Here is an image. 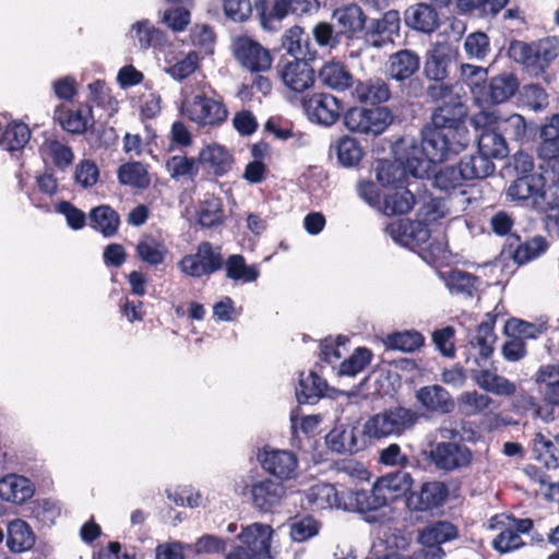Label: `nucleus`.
Listing matches in <instances>:
<instances>
[{
    "label": "nucleus",
    "mask_w": 559,
    "mask_h": 559,
    "mask_svg": "<svg viewBox=\"0 0 559 559\" xmlns=\"http://www.w3.org/2000/svg\"><path fill=\"white\" fill-rule=\"evenodd\" d=\"M460 135V130L426 126L421 131V153L425 157H408L411 175L423 178L428 174L431 163H441L448 158L449 154H457L464 147V144L457 140Z\"/></svg>",
    "instance_id": "f257e3e1"
},
{
    "label": "nucleus",
    "mask_w": 559,
    "mask_h": 559,
    "mask_svg": "<svg viewBox=\"0 0 559 559\" xmlns=\"http://www.w3.org/2000/svg\"><path fill=\"white\" fill-rule=\"evenodd\" d=\"M413 486V478L409 473L399 471L379 477L370 491L357 490L359 513L377 511L388 503L405 496ZM357 506V503L355 504Z\"/></svg>",
    "instance_id": "f03ea898"
},
{
    "label": "nucleus",
    "mask_w": 559,
    "mask_h": 559,
    "mask_svg": "<svg viewBox=\"0 0 559 559\" xmlns=\"http://www.w3.org/2000/svg\"><path fill=\"white\" fill-rule=\"evenodd\" d=\"M418 414L403 406H394L369 417L362 427V435L372 440L399 437L411 430L417 423Z\"/></svg>",
    "instance_id": "7ed1b4c3"
},
{
    "label": "nucleus",
    "mask_w": 559,
    "mask_h": 559,
    "mask_svg": "<svg viewBox=\"0 0 559 559\" xmlns=\"http://www.w3.org/2000/svg\"><path fill=\"white\" fill-rule=\"evenodd\" d=\"M509 56L532 75L538 76L559 55V41L554 37L527 44L514 40L509 46Z\"/></svg>",
    "instance_id": "20e7f679"
},
{
    "label": "nucleus",
    "mask_w": 559,
    "mask_h": 559,
    "mask_svg": "<svg viewBox=\"0 0 559 559\" xmlns=\"http://www.w3.org/2000/svg\"><path fill=\"white\" fill-rule=\"evenodd\" d=\"M181 114L199 127H217L228 117V110L223 100L219 97L210 96L204 90L183 98Z\"/></svg>",
    "instance_id": "39448f33"
},
{
    "label": "nucleus",
    "mask_w": 559,
    "mask_h": 559,
    "mask_svg": "<svg viewBox=\"0 0 559 559\" xmlns=\"http://www.w3.org/2000/svg\"><path fill=\"white\" fill-rule=\"evenodd\" d=\"M394 115L386 106L353 107L344 115V124L353 133L377 136L392 124Z\"/></svg>",
    "instance_id": "423d86ee"
},
{
    "label": "nucleus",
    "mask_w": 559,
    "mask_h": 559,
    "mask_svg": "<svg viewBox=\"0 0 559 559\" xmlns=\"http://www.w3.org/2000/svg\"><path fill=\"white\" fill-rule=\"evenodd\" d=\"M272 535L270 525L253 523L246 526L238 535L241 545L234 548L226 559H271Z\"/></svg>",
    "instance_id": "0eeeda50"
},
{
    "label": "nucleus",
    "mask_w": 559,
    "mask_h": 559,
    "mask_svg": "<svg viewBox=\"0 0 559 559\" xmlns=\"http://www.w3.org/2000/svg\"><path fill=\"white\" fill-rule=\"evenodd\" d=\"M357 490L344 489L338 491L333 485L318 483L305 491V498L312 510L336 508L344 511L359 512Z\"/></svg>",
    "instance_id": "6e6552de"
},
{
    "label": "nucleus",
    "mask_w": 559,
    "mask_h": 559,
    "mask_svg": "<svg viewBox=\"0 0 559 559\" xmlns=\"http://www.w3.org/2000/svg\"><path fill=\"white\" fill-rule=\"evenodd\" d=\"M473 459V451L463 441H440L430 450L435 467L447 473L469 467Z\"/></svg>",
    "instance_id": "1a4fd4ad"
},
{
    "label": "nucleus",
    "mask_w": 559,
    "mask_h": 559,
    "mask_svg": "<svg viewBox=\"0 0 559 559\" xmlns=\"http://www.w3.org/2000/svg\"><path fill=\"white\" fill-rule=\"evenodd\" d=\"M400 29L401 16L396 10H389L380 17L367 19L362 33L364 45L377 49L384 48L400 36Z\"/></svg>",
    "instance_id": "9d476101"
},
{
    "label": "nucleus",
    "mask_w": 559,
    "mask_h": 559,
    "mask_svg": "<svg viewBox=\"0 0 559 559\" xmlns=\"http://www.w3.org/2000/svg\"><path fill=\"white\" fill-rule=\"evenodd\" d=\"M473 123L480 128L478 134V153L492 158H503L508 154L504 135L493 123L492 112H480L473 117Z\"/></svg>",
    "instance_id": "9b49d317"
},
{
    "label": "nucleus",
    "mask_w": 559,
    "mask_h": 559,
    "mask_svg": "<svg viewBox=\"0 0 559 559\" xmlns=\"http://www.w3.org/2000/svg\"><path fill=\"white\" fill-rule=\"evenodd\" d=\"M460 167L447 166L433 177V186L448 194L450 206L455 211H465L471 203L467 186L464 183Z\"/></svg>",
    "instance_id": "f8f14e48"
},
{
    "label": "nucleus",
    "mask_w": 559,
    "mask_h": 559,
    "mask_svg": "<svg viewBox=\"0 0 559 559\" xmlns=\"http://www.w3.org/2000/svg\"><path fill=\"white\" fill-rule=\"evenodd\" d=\"M233 53L245 69L251 72H264L271 68L270 51L253 38L241 35L234 38Z\"/></svg>",
    "instance_id": "ddd939ff"
},
{
    "label": "nucleus",
    "mask_w": 559,
    "mask_h": 559,
    "mask_svg": "<svg viewBox=\"0 0 559 559\" xmlns=\"http://www.w3.org/2000/svg\"><path fill=\"white\" fill-rule=\"evenodd\" d=\"M224 260L219 248H214L209 241L201 242L194 254H188L180 261L183 273L192 277H201L219 271Z\"/></svg>",
    "instance_id": "4468645a"
},
{
    "label": "nucleus",
    "mask_w": 559,
    "mask_h": 559,
    "mask_svg": "<svg viewBox=\"0 0 559 559\" xmlns=\"http://www.w3.org/2000/svg\"><path fill=\"white\" fill-rule=\"evenodd\" d=\"M497 335L492 322H481L476 331L469 335L465 347V362L469 367L488 364L495 349Z\"/></svg>",
    "instance_id": "2eb2a0df"
},
{
    "label": "nucleus",
    "mask_w": 559,
    "mask_h": 559,
    "mask_svg": "<svg viewBox=\"0 0 559 559\" xmlns=\"http://www.w3.org/2000/svg\"><path fill=\"white\" fill-rule=\"evenodd\" d=\"M259 460L262 468L280 480H290L297 476L298 460L290 451L265 449Z\"/></svg>",
    "instance_id": "dca6fc26"
},
{
    "label": "nucleus",
    "mask_w": 559,
    "mask_h": 559,
    "mask_svg": "<svg viewBox=\"0 0 559 559\" xmlns=\"http://www.w3.org/2000/svg\"><path fill=\"white\" fill-rule=\"evenodd\" d=\"M307 116L319 124L331 126L340 118L342 112L341 102L333 95L318 93L304 103Z\"/></svg>",
    "instance_id": "f3484780"
},
{
    "label": "nucleus",
    "mask_w": 559,
    "mask_h": 559,
    "mask_svg": "<svg viewBox=\"0 0 559 559\" xmlns=\"http://www.w3.org/2000/svg\"><path fill=\"white\" fill-rule=\"evenodd\" d=\"M469 372L472 380L486 392L498 396H511L516 391L515 383L498 374L497 368H493L492 364L489 367L487 364L469 367Z\"/></svg>",
    "instance_id": "a211bd4d"
},
{
    "label": "nucleus",
    "mask_w": 559,
    "mask_h": 559,
    "mask_svg": "<svg viewBox=\"0 0 559 559\" xmlns=\"http://www.w3.org/2000/svg\"><path fill=\"white\" fill-rule=\"evenodd\" d=\"M283 84L295 93H302L314 84V70L306 60L286 61L278 66Z\"/></svg>",
    "instance_id": "6ab92c4d"
},
{
    "label": "nucleus",
    "mask_w": 559,
    "mask_h": 559,
    "mask_svg": "<svg viewBox=\"0 0 559 559\" xmlns=\"http://www.w3.org/2000/svg\"><path fill=\"white\" fill-rule=\"evenodd\" d=\"M449 495L448 487L442 481L424 483L418 491L407 497V507L414 511H429L442 506Z\"/></svg>",
    "instance_id": "aec40b11"
},
{
    "label": "nucleus",
    "mask_w": 559,
    "mask_h": 559,
    "mask_svg": "<svg viewBox=\"0 0 559 559\" xmlns=\"http://www.w3.org/2000/svg\"><path fill=\"white\" fill-rule=\"evenodd\" d=\"M548 249L547 240L542 236H535L522 241L520 236L510 235L503 252L511 257L519 265L525 264L537 259Z\"/></svg>",
    "instance_id": "412c9836"
},
{
    "label": "nucleus",
    "mask_w": 559,
    "mask_h": 559,
    "mask_svg": "<svg viewBox=\"0 0 559 559\" xmlns=\"http://www.w3.org/2000/svg\"><path fill=\"white\" fill-rule=\"evenodd\" d=\"M332 20L341 36L354 39L364 33L367 15L358 4L350 3L335 9Z\"/></svg>",
    "instance_id": "4be33fe9"
},
{
    "label": "nucleus",
    "mask_w": 559,
    "mask_h": 559,
    "mask_svg": "<svg viewBox=\"0 0 559 559\" xmlns=\"http://www.w3.org/2000/svg\"><path fill=\"white\" fill-rule=\"evenodd\" d=\"M352 95L358 103L379 105L390 100L392 93L389 83L384 79L372 76L357 81Z\"/></svg>",
    "instance_id": "5701e85b"
},
{
    "label": "nucleus",
    "mask_w": 559,
    "mask_h": 559,
    "mask_svg": "<svg viewBox=\"0 0 559 559\" xmlns=\"http://www.w3.org/2000/svg\"><path fill=\"white\" fill-rule=\"evenodd\" d=\"M415 397L420 406L429 413L450 414L455 407L451 394L439 384L425 385L418 389Z\"/></svg>",
    "instance_id": "b1692460"
},
{
    "label": "nucleus",
    "mask_w": 559,
    "mask_h": 559,
    "mask_svg": "<svg viewBox=\"0 0 559 559\" xmlns=\"http://www.w3.org/2000/svg\"><path fill=\"white\" fill-rule=\"evenodd\" d=\"M250 492L254 507L269 512L281 504L286 496V488L282 483L265 478L253 484Z\"/></svg>",
    "instance_id": "393cba45"
},
{
    "label": "nucleus",
    "mask_w": 559,
    "mask_h": 559,
    "mask_svg": "<svg viewBox=\"0 0 559 559\" xmlns=\"http://www.w3.org/2000/svg\"><path fill=\"white\" fill-rule=\"evenodd\" d=\"M35 493L31 479L17 474H8L0 479V498L7 502L22 504Z\"/></svg>",
    "instance_id": "a878e982"
},
{
    "label": "nucleus",
    "mask_w": 559,
    "mask_h": 559,
    "mask_svg": "<svg viewBox=\"0 0 559 559\" xmlns=\"http://www.w3.org/2000/svg\"><path fill=\"white\" fill-rule=\"evenodd\" d=\"M282 47L298 60H313L317 49L311 43L309 34L298 25L288 28L282 37Z\"/></svg>",
    "instance_id": "bb28decb"
},
{
    "label": "nucleus",
    "mask_w": 559,
    "mask_h": 559,
    "mask_svg": "<svg viewBox=\"0 0 559 559\" xmlns=\"http://www.w3.org/2000/svg\"><path fill=\"white\" fill-rule=\"evenodd\" d=\"M404 22L409 28L424 34L433 33L440 25L437 11L424 2L408 7L404 12Z\"/></svg>",
    "instance_id": "cd10ccee"
},
{
    "label": "nucleus",
    "mask_w": 559,
    "mask_h": 559,
    "mask_svg": "<svg viewBox=\"0 0 559 559\" xmlns=\"http://www.w3.org/2000/svg\"><path fill=\"white\" fill-rule=\"evenodd\" d=\"M454 60V53L448 45H436L427 55L425 61V75L435 82L444 81Z\"/></svg>",
    "instance_id": "c85d7f7f"
},
{
    "label": "nucleus",
    "mask_w": 559,
    "mask_h": 559,
    "mask_svg": "<svg viewBox=\"0 0 559 559\" xmlns=\"http://www.w3.org/2000/svg\"><path fill=\"white\" fill-rule=\"evenodd\" d=\"M420 66V58L417 52L411 49H402L389 57L388 74L397 82H403L413 76Z\"/></svg>",
    "instance_id": "c756f323"
},
{
    "label": "nucleus",
    "mask_w": 559,
    "mask_h": 559,
    "mask_svg": "<svg viewBox=\"0 0 559 559\" xmlns=\"http://www.w3.org/2000/svg\"><path fill=\"white\" fill-rule=\"evenodd\" d=\"M198 160L213 175L224 176L233 168L234 158L229 151L217 143L205 145L199 153Z\"/></svg>",
    "instance_id": "7c9ffc66"
},
{
    "label": "nucleus",
    "mask_w": 559,
    "mask_h": 559,
    "mask_svg": "<svg viewBox=\"0 0 559 559\" xmlns=\"http://www.w3.org/2000/svg\"><path fill=\"white\" fill-rule=\"evenodd\" d=\"M88 219L90 226L106 238L117 235L120 227L119 214L106 204L93 207L88 214Z\"/></svg>",
    "instance_id": "2f4dec72"
},
{
    "label": "nucleus",
    "mask_w": 559,
    "mask_h": 559,
    "mask_svg": "<svg viewBox=\"0 0 559 559\" xmlns=\"http://www.w3.org/2000/svg\"><path fill=\"white\" fill-rule=\"evenodd\" d=\"M465 115L466 110L463 104L457 98H453L435 109L430 126L439 129L459 130L457 126Z\"/></svg>",
    "instance_id": "473e14b6"
},
{
    "label": "nucleus",
    "mask_w": 559,
    "mask_h": 559,
    "mask_svg": "<svg viewBox=\"0 0 559 559\" xmlns=\"http://www.w3.org/2000/svg\"><path fill=\"white\" fill-rule=\"evenodd\" d=\"M319 80L323 85L335 91H345L354 85L349 70L341 62H326L319 71Z\"/></svg>",
    "instance_id": "72a5a7b5"
},
{
    "label": "nucleus",
    "mask_w": 559,
    "mask_h": 559,
    "mask_svg": "<svg viewBox=\"0 0 559 559\" xmlns=\"http://www.w3.org/2000/svg\"><path fill=\"white\" fill-rule=\"evenodd\" d=\"M328 447L336 453H354L361 449L356 429L352 426H338L326 436Z\"/></svg>",
    "instance_id": "f704fd0d"
},
{
    "label": "nucleus",
    "mask_w": 559,
    "mask_h": 559,
    "mask_svg": "<svg viewBox=\"0 0 559 559\" xmlns=\"http://www.w3.org/2000/svg\"><path fill=\"white\" fill-rule=\"evenodd\" d=\"M35 544V535L29 525L20 519L13 520L7 527V545L13 552L31 549Z\"/></svg>",
    "instance_id": "c9c22d12"
},
{
    "label": "nucleus",
    "mask_w": 559,
    "mask_h": 559,
    "mask_svg": "<svg viewBox=\"0 0 559 559\" xmlns=\"http://www.w3.org/2000/svg\"><path fill=\"white\" fill-rule=\"evenodd\" d=\"M459 167L466 180L485 179L496 169L493 162L480 153L463 157Z\"/></svg>",
    "instance_id": "e433bc0d"
},
{
    "label": "nucleus",
    "mask_w": 559,
    "mask_h": 559,
    "mask_svg": "<svg viewBox=\"0 0 559 559\" xmlns=\"http://www.w3.org/2000/svg\"><path fill=\"white\" fill-rule=\"evenodd\" d=\"M376 178L382 186H396L404 182L408 169V158L404 165L401 160H379L376 166Z\"/></svg>",
    "instance_id": "4c0bfd02"
},
{
    "label": "nucleus",
    "mask_w": 559,
    "mask_h": 559,
    "mask_svg": "<svg viewBox=\"0 0 559 559\" xmlns=\"http://www.w3.org/2000/svg\"><path fill=\"white\" fill-rule=\"evenodd\" d=\"M519 88V81L513 73H502L493 76L487 85V95L492 103H504Z\"/></svg>",
    "instance_id": "58836bf2"
},
{
    "label": "nucleus",
    "mask_w": 559,
    "mask_h": 559,
    "mask_svg": "<svg viewBox=\"0 0 559 559\" xmlns=\"http://www.w3.org/2000/svg\"><path fill=\"white\" fill-rule=\"evenodd\" d=\"M58 120L67 132L82 134L92 124V109L90 106H81L78 109L61 111Z\"/></svg>",
    "instance_id": "ea45409f"
},
{
    "label": "nucleus",
    "mask_w": 559,
    "mask_h": 559,
    "mask_svg": "<svg viewBox=\"0 0 559 559\" xmlns=\"http://www.w3.org/2000/svg\"><path fill=\"white\" fill-rule=\"evenodd\" d=\"M457 536L456 527L448 521H438L425 526L418 535L421 545L440 546Z\"/></svg>",
    "instance_id": "a19ab883"
},
{
    "label": "nucleus",
    "mask_w": 559,
    "mask_h": 559,
    "mask_svg": "<svg viewBox=\"0 0 559 559\" xmlns=\"http://www.w3.org/2000/svg\"><path fill=\"white\" fill-rule=\"evenodd\" d=\"M538 156H554L559 153V114L546 118L539 131Z\"/></svg>",
    "instance_id": "79ce46f5"
},
{
    "label": "nucleus",
    "mask_w": 559,
    "mask_h": 559,
    "mask_svg": "<svg viewBox=\"0 0 559 559\" xmlns=\"http://www.w3.org/2000/svg\"><path fill=\"white\" fill-rule=\"evenodd\" d=\"M415 203V198L408 189H399L386 193L379 211L385 215H403L408 213Z\"/></svg>",
    "instance_id": "37998d69"
},
{
    "label": "nucleus",
    "mask_w": 559,
    "mask_h": 559,
    "mask_svg": "<svg viewBox=\"0 0 559 559\" xmlns=\"http://www.w3.org/2000/svg\"><path fill=\"white\" fill-rule=\"evenodd\" d=\"M226 277L234 282L252 283L260 276L255 264L248 265L241 254H231L225 262Z\"/></svg>",
    "instance_id": "c03bdc74"
},
{
    "label": "nucleus",
    "mask_w": 559,
    "mask_h": 559,
    "mask_svg": "<svg viewBox=\"0 0 559 559\" xmlns=\"http://www.w3.org/2000/svg\"><path fill=\"white\" fill-rule=\"evenodd\" d=\"M40 152L44 157L50 158L53 165L62 170L69 167L74 159V154L71 147L67 143L53 136L45 140L40 146Z\"/></svg>",
    "instance_id": "a18cd8bd"
},
{
    "label": "nucleus",
    "mask_w": 559,
    "mask_h": 559,
    "mask_svg": "<svg viewBox=\"0 0 559 559\" xmlns=\"http://www.w3.org/2000/svg\"><path fill=\"white\" fill-rule=\"evenodd\" d=\"M197 219L199 225L211 228L221 225L224 221L223 203L215 195H206L197 209Z\"/></svg>",
    "instance_id": "49530a36"
},
{
    "label": "nucleus",
    "mask_w": 559,
    "mask_h": 559,
    "mask_svg": "<svg viewBox=\"0 0 559 559\" xmlns=\"http://www.w3.org/2000/svg\"><path fill=\"white\" fill-rule=\"evenodd\" d=\"M326 389V382L314 372L306 377L301 374L299 384L296 388V397L299 403L314 404L319 401Z\"/></svg>",
    "instance_id": "de8ad7c7"
},
{
    "label": "nucleus",
    "mask_w": 559,
    "mask_h": 559,
    "mask_svg": "<svg viewBox=\"0 0 559 559\" xmlns=\"http://www.w3.org/2000/svg\"><path fill=\"white\" fill-rule=\"evenodd\" d=\"M173 4L165 10L163 22L174 32H182L190 23V8L193 0H167Z\"/></svg>",
    "instance_id": "09e8293b"
},
{
    "label": "nucleus",
    "mask_w": 559,
    "mask_h": 559,
    "mask_svg": "<svg viewBox=\"0 0 559 559\" xmlns=\"http://www.w3.org/2000/svg\"><path fill=\"white\" fill-rule=\"evenodd\" d=\"M31 138V130L23 122L13 121L9 123L0 135V146L9 152L22 150Z\"/></svg>",
    "instance_id": "8fccbe9b"
},
{
    "label": "nucleus",
    "mask_w": 559,
    "mask_h": 559,
    "mask_svg": "<svg viewBox=\"0 0 559 559\" xmlns=\"http://www.w3.org/2000/svg\"><path fill=\"white\" fill-rule=\"evenodd\" d=\"M424 336L414 330L394 332L388 334L383 340L386 348L401 350L404 353H412L417 350L424 345Z\"/></svg>",
    "instance_id": "3c124183"
},
{
    "label": "nucleus",
    "mask_w": 559,
    "mask_h": 559,
    "mask_svg": "<svg viewBox=\"0 0 559 559\" xmlns=\"http://www.w3.org/2000/svg\"><path fill=\"white\" fill-rule=\"evenodd\" d=\"M135 252L142 262L156 266L164 262L167 249L163 242L151 236H145L139 240Z\"/></svg>",
    "instance_id": "603ef678"
},
{
    "label": "nucleus",
    "mask_w": 559,
    "mask_h": 559,
    "mask_svg": "<svg viewBox=\"0 0 559 559\" xmlns=\"http://www.w3.org/2000/svg\"><path fill=\"white\" fill-rule=\"evenodd\" d=\"M533 452L536 459L547 468L555 469L559 466V450L556 444L542 432L535 435Z\"/></svg>",
    "instance_id": "864d4df0"
},
{
    "label": "nucleus",
    "mask_w": 559,
    "mask_h": 559,
    "mask_svg": "<svg viewBox=\"0 0 559 559\" xmlns=\"http://www.w3.org/2000/svg\"><path fill=\"white\" fill-rule=\"evenodd\" d=\"M118 179L121 185L134 188H146L151 179L145 166L140 162L126 163L118 169Z\"/></svg>",
    "instance_id": "5fc2aeb1"
},
{
    "label": "nucleus",
    "mask_w": 559,
    "mask_h": 559,
    "mask_svg": "<svg viewBox=\"0 0 559 559\" xmlns=\"http://www.w3.org/2000/svg\"><path fill=\"white\" fill-rule=\"evenodd\" d=\"M258 15L261 27L270 33L278 32L283 20L288 16L281 0H275L271 5L258 8Z\"/></svg>",
    "instance_id": "6e6d98bb"
},
{
    "label": "nucleus",
    "mask_w": 559,
    "mask_h": 559,
    "mask_svg": "<svg viewBox=\"0 0 559 559\" xmlns=\"http://www.w3.org/2000/svg\"><path fill=\"white\" fill-rule=\"evenodd\" d=\"M445 284L451 292L472 297L478 287L479 280L462 270H452L449 272Z\"/></svg>",
    "instance_id": "4d7b16f0"
},
{
    "label": "nucleus",
    "mask_w": 559,
    "mask_h": 559,
    "mask_svg": "<svg viewBox=\"0 0 559 559\" xmlns=\"http://www.w3.org/2000/svg\"><path fill=\"white\" fill-rule=\"evenodd\" d=\"M460 79L473 94L481 95L486 88L488 70L479 66L463 63L460 69Z\"/></svg>",
    "instance_id": "13d9d810"
},
{
    "label": "nucleus",
    "mask_w": 559,
    "mask_h": 559,
    "mask_svg": "<svg viewBox=\"0 0 559 559\" xmlns=\"http://www.w3.org/2000/svg\"><path fill=\"white\" fill-rule=\"evenodd\" d=\"M539 176H521L515 179L508 188V195L512 200L525 201L540 191Z\"/></svg>",
    "instance_id": "bf43d9fd"
},
{
    "label": "nucleus",
    "mask_w": 559,
    "mask_h": 559,
    "mask_svg": "<svg viewBox=\"0 0 559 559\" xmlns=\"http://www.w3.org/2000/svg\"><path fill=\"white\" fill-rule=\"evenodd\" d=\"M336 154L343 166L352 167L361 160L364 152L356 139L345 135L337 141Z\"/></svg>",
    "instance_id": "052dcab7"
},
{
    "label": "nucleus",
    "mask_w": 559,
    "mask_h": 559,
    "mask_svg": "<svg viewBox=\"0 0 559 559\" xmlns=\"http://www.w3.org/2000/svg\"><path fill=\"white\" fill-rule=\"evenodd\" d=\"M200 57L197 51L180 53L166 72L175 80L181 81L191 75L199 67Z\"/></svg>",
    "instance_id": "680f3d73"
},
{
    "label": "nucleus",
    "mask_w": 559,
    "mask_h": 559,
    "mask_svg": "<svg viewBox=\"0 0 559 559\" xmlns=\"http://www.w3.org/2000/svg\"><path fill=\"white\" fill-rule=\"evenodd\" d=\"M166 169L173 179H193L199 173V166L194 158L176 155L166 162Z\"/></svg>",
    "instance_id": "e2e57ef3"
},
{
    "label": "nucleus",
    "mask_w": 559,
    "mask_h": 559,
    "mask_svg": "<svg viewBox=\"0 0 559 559\" xmlns=\"http://www.w3.org/2000/svg\"><path fill=\"white\" fill-rule=\"evenodd\" d=\"M372 354L367 348H357L347 359H345L338 369L340 376L354 377L365 369L370 362Z\"/></svg>",
    "instance_id": "0e129e2a"
},
{
    "label": "nucleus",
    "mask_w": 559,
    "mask_h": 559,
    "mask_svg": "<svg viewBox=\"0 0 559 559\" xmlns=\"http://www.w3.org/2000/svg\"><path fill=\"white\" fill-rule=\"evenodd\" d=\"M507 3L508 0H457L461 11L479 15H496Z\"/></svg>",
    "instance_id": "69168bd1"
},
{
    "label": "nucleus",
    "mask_w": 559,
    "mask_h": 559,
    "mask_svg": "<svg viewBox=\"0 0 559 559\" xmlns=\"http://www.w3.org/2000/svg\"><path fill=\"white\" fill-rule=\"evenodd\" d=\"M493 121L499 131L503 132L510 139L519 140L526 133V123L521 115L513 114L503 119L493 115Z\"/></svg>",
    "instance_id": "338daca9"
},
{
    "label": "nucleus",
    "mask_w": 559,
    "mask_h": 559,
    "mask_svg": "<svg viewBox=\"0 0 559 559\" xmlns=\"http://www.w3.org/2000/svg\"><path fill=\"white\" fill-rule=\"evenodd\" d=\"M464 50L471 59H484L490 50L488 36L483 32L467 35L464 41Z\"/></svg>",
    "instance_id": "774afa93"
}]
</instances>
